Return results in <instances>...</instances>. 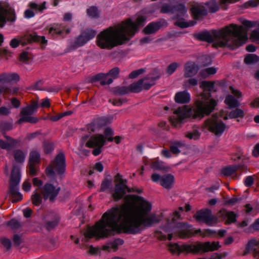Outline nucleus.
<instances>
[{
	"instance_id": "obj_1",
	"label": "nucleus",
	"mask_w": 259,
	"mask_h": 259,
	"mask_svg": "<svg viewBox=\"0 0 259 259\" xmlns=\"http://www.w3.org/2000/svg\"><path fill=\"white\" fill-rule=\"evenodd\" d=\"M160 222L156 214L147 218L137 217L127 212L123 208L113 207L106 211L93 228H89L84 233L88 240L108 238L119 234L136 235L140 233L145 227H150Z\"/></svg>"
},
{
	"instance_id": "obj_2",
	"label": "nucleus",
	"mask_w": 259,
	"mask_h": 259,
	"mask_svg": "<svg viewBox=\"0 0 259 259\" xmlns=\"http://www.w3.org/2000/svg\"><path fill=\"white\" fill-rule=\"evenodd\" d=\"M146 20L143 16H138L134 22L131 18H127L117 25L104 29L97 36V46L101 49L110 50L127 43L139 28L144 25Z\"/></svg>"
},
{
	"instance_id": "obj_3",
	"label": "nucleus",
	"mask_w": 259,
	"mask_h": 259,
	"mask_svg": "<svg viewBox=\"0 0 259 259\" xmlns=\"http://www.w3.org/2000/svg\"><path fill=\"white\" fill-rule=\"evenodd\" d=\"M214 81H201L200 83V87L203 91L200 94L201 98L195 102V108L187 105L179 107L174 112L176 116L170 118L171 124L177 126L178 124H181L185 118L201 119L205 116L209 115L218 105L215 100L210 99V92L214 88Z\"/></svg>"
},
{
	"instance_id": "obj_4",
	"label": "nucleus",
	"mask_w": 259,
	"mask_h": 259,
	"mask_svg": "<svg viewBox=\"0 0 259 259\" xmlns=\"http://www.w3.org/2000/svg\"><path fill=\"white\" fill-rule=\"evenodd\" d=\"M245 29L242 25L231 24L222 29L204 31L197 34V38L207 42H212L213 47H228L234 50L245 43L247 39Z\"/></svg>"
},
{
	"instance_id": "obj_5",
	"label": "nucleus",
	"mask_w": 259,
	"mask_h": 259,
	"mask_svg": "<svg viewBox=\"0 0 259 259\" xmlns=\"http://www.w3.org/2000/svg\"><path fill=\"white\" fill-rule=\"evenodd\" d=\"M221 247L219 243L206 242L202 243L197 242L194 244H184L179 245L178 243H170L169 245V250L173 253L180 254L181 253H192L193 254L203 253L208 251H212Z\"/></svg>"
},
{
	"instance_id": "obj_6",
	"label": "nucleus",
	"mask_w": 259,
	"mask_h": 259,
	"mask_svg": "<svg viewBox=\"0 0 259 259\" xmlns=\"http://www.w3.org/2000/svg\"><path fill=\"white\" fill-rule=\"evenodd\" d=\"M175 226L178 230V235L181 238H188L194 235L191 229L192 226L187 223L179 222L177 224H173L169 219L167 220L166 224L162 227V230L168 233L167 235L164 234L160 231H157L158 238L161 240H171L173 238L171 227ZM201 230H197L195 234L201 232Z\"/></svg>"
},
{
	"instance_id": "obj_7",
	"label": "nucleus",
	"mask_w": 259,
	"mask_h": 259,
	"mask_svg": "<svg viewBox=\"0 0 259 259\" xmlns=\"http://www.w3.org/2000/svg\"><path fill=\"white\" fill-rule=\"evenodd\" d=\"M20 163H13L9 181V193L12 196V202L22 199V195L19 192L18 186L21 179Z\"/></svg>"
},
{
	"instance_id": "obj_8",
	"label": "nucleus",
	"mask_w": 259,
	"mask_h": 259,
	"mask_svg": "<svg viewBox=\"0 0 259 259\" xmlns=\"http://www.w3.org/2000/svg\"><path fill=\"white\" fill-rule=\"evenodd\" d=\"M202 128L206 129L215 136H221L225 131L226 125L221 120L219 119L218 114L215 113L204 121Z\"/></svg>"
},
{
	"instance_id": "obj_9",
	"label": "nucleus",
	"mask_w": 259,
	"mask_h": 259,
	"mask_svg": "<svg viewBox=\"0 0 259 259\" xmlns=\"http://www.w3.org/2000/svg\"><path fill=\"white\" fill-rule=\"evenodd\" d=\"M38 108V103L34 100H31L30 104L25 107L21 108L20 112V118L17 120V123L21 124L23 122L35 123L38 119L36 117L31 116L34 111Z\"/></svg>"
},
{
	"instance_id": "obj_10",
	"label": "nucleus",
	"mask_w": 259,
	"mask_h": 259,
	"mask_svg": "<svg viewBox=\"0 0 259 259\" xmlns=\"http://www.w3.org/2000/svg\"><path fill=\"white\" fill-rule=\"evenodd\" d=\"M194 218L197 222H203L208 226H213L218 223V218L212 215L211 210L208 208L197 211Z\"/></svg>"
},
{
	"instance_id": "obj_11",
	"label": "nucleus",
	"mask_w": 259,
	"mask_h": 259,
	"mask_svg": "<svg viewBox=\"0 0 259 259\" xmlns=\"http://www.w3.org/2000/svg\"><path fill=\"white\" fill-rule=\"evenodd\" d=\"M60 190V186L47 182L43 186L42 194L45 200L49 199L50 202H53L56 200Z\"/></svg>"
},
{
	"instance_id": "obj_12",
	"label": "nucleus",
	"mask_w": 259,
	"mask_h": 259,
	"mask_svg": "<svg viewBox=\"0 0 259 259\" xmlns=\"http://www.w3.org/2000/svg\"><path fill=\"white\" fill-rule=\"evenodd\" d=\"M151 180L155 183L159 182L160 185L163 188L169 189L174 183L175 177L171 174H167L161 177L160 175L155 173L152 175Z\"/></svg>"
},
{
	"instance_id": "obj_13",
	"label": "nucleus",
	"mask_w": 259,
	"mask_h": 259,
	"mask_svg": "<svg viewBox=\"0 0 259 259\" xmlns=\"http://www.w3.org/2000/svg\"><path fill=\"white\" fill-rule=\"evenodd\" d=\"M6 18L8 21H14L16 19L14 10L9 6L4 7L0 5L1 27L4 26L6 23Z\"/></svg>"
},
{
	"instance_id": "obj_14",
	"label": "nucleus",
	"mask_w": 259,
	"mask_h": 259,
	"mask_svg": "<svg viewBox=\"0 0 259 259\" xmlns=\"http://www.w3.org/2000/svg\"><path fill=\"white\" fill-rule=\"evenodd\" d=\"M21 42L22 46H25L33 42H40L41 45H44L47 44V40L44 36H38L36 32H32L31 33H26L21 37Z\"/></svg>"
},
{
	"instance_id": "obj_15",
	"label": "nucleus",
	"mask_w": 259,
	"mask_h": 259,
	"mask_svg": "<svg viewBox=\"0 0 259 259\" xmlns=\"http://www.w3.org/2000/svg\"><path fill=\"white\" fill-rule=\"evenodd\" d=\"M96 34V31L92 29H87L82 31L76 38L74 44L76 47H80L84 45L89 40L92 39Z\"/></svg>"
},
{
	"instance_id": "obj_16",
	"label": "nucleus",
	"mask_w": 259,
	"mask_h": 259,
	"mask_svg": "<svg viewBox=\"0 0 259 259\" xmlns=\"http://www.w3.org/2000/svg\"><path fill=\"white\" fill-rule=\"evenodd\" d=\"M259 243L255 238L250 239L245 246L243 255L245 256L251 252L254 257H259Z\"/></svg>"
},
{
	"instance_id": "obj_17",
	"label": "nucleus",
	"mask_w": 259,
	"mask_h": 259,
	"mask_svg": "<svg viewBox=\"0 0 259 259\" xmlns=\"http://www.w3.org/2000/svg\"><path fill=\"white\" fill-rule=\"evenodd\" d=\"M167 22L164 19H160L156 22H152L148 24L143 29V32L145 34H150L156 33L162 27L166 26Z\"/></svg>"
},
{
	"instance_id": "obj_18",
	"label": "nucleus",
	"mask_w": 259,
	"mask_h": 259,
	"mask_svg": "<svg viewBox=\"0 0 259 259\" xmlns=\"http://www.w3.org/2000/svg\"><path fill=\"white\" fill-rule=\"evenodd\" d=\"M190 11L192 18L196 20H199L207 15V11L205 7L199 4L192 5Z\"/></svg>"
},
{
	"instance_id": "obj_19",
	"label": "nucleus",
	"mask_w": 259,
	"mask_h": 259,
	"mask_svg": "<svg viewBox=\"0 0 259 259\" xmlns=\"http://www.w3.org/2000/svg\"><path fill=\"white\" fill-rule=\"evenodd\" d=\"M105 139L103 135L96 134L92 136L86 143L85 146L89 148H102L105 143Z\"/></svg>"
},
{
	"instance_id": "obj_20",
	"label": "nucleus",
	"mask_w": 259,
	"mask_h": 259,
	"mask_svg": "<svg viewBox=\"0 0 259 259\" xmlns=\"http://www.w3.org/2000/svg\"><path fill=\"white\" fill-rule=\"evenodd\" d=\"M247 166L241 164L238 165H229L222 168L221 170L220 175L224 177H229L235 173L239 169L244 170Z\"/></svg>"
},
{
	"instance_id": "obj_21",
	"label": "nucleus",
	"mask_w": 259,
	"mask_h": 259,
	"mask_svg": "<svg viewBox=\"0 0 259 259\" xmlns=\"http://www.w3.org/2000/svg\"><path fill=\"white\" fill-rule=\"evenodd\" d=\"M50 220L46 221L45 227L48 231L54 229L58 225L60 221V215L56 212H51L49 214Z\"/></svg>"
},
{
	"instance_id": "obj_22",
	"label": "nucleus",
	"mask_w": 259,
	"mask_h": 259,
	"mask_svg": "<svg viewBox=\"0 0 259 259\" xmlns=\"http://www.w3.org/2000/svg\"><path fill=\"white\" fill-rule=\"evenodd\" d=\"M219 215L223 219H227L226 223L231 224L236 222L237 214L232 211H228L225 208H222L219 211Z\"/></svg>"
},
{
	"instance_id": "obj_23",
	"label": "nucleus",
	"mask_w": 259,
	"mask_h": 259,
	"mask_svg": "<svg viewBox=\"0 0 259 259\" xmlns=\"http://www.w3.org/2000/svg\"><path fill=\"white\" fill-rule=\"evenodd\" d=\"M175 101L179 104L188 103L190 101V95L186 91L178 92L175 95Z\"/></svg>"
},
{
	"instance_id": "obj_24",
	"label": "nucleus",
	"mask_w": 259,
	"mask_h": 259,
	"mask_svg": "<svg viewBox=\"0 0 259 259\" xmlns=\"http://www.w3.org/2000/svg\"><path fill=\"white\" fill-rule=\"evenodd\" d=\"M20 76L17 73L0 74V82L9 83L12 81L18 82L20 80Z\"/></svg>"
},
{
	"instance_id": "obj_25",
	"label": "nucleus",
	"mask_w": 259,
	"mask_h": 259,
	"mask_svg": "<svg viewBox=\"0 0 259 259\" xmlns=\"http://www.w3.org/2000/svg\"><path fill=\"white\" fill-rule=\"evenodd\" d=\"M199 70V67L194 63H187L185 68V77H190L196 74Z\"/></svg>"
},
{
	"instance_id": "obj_26",
	"label": "nucleus",
	"mask_w": 259,
	"mask_h": 259,
	"mask_svg": "<svg viewBox=\"0 0 259 259\" xmlns=\"http://www.w3.org/2000/svg\"><path fill=\"white\" fill-rule=\"evenodd\" d=\"M125 194V187L123 186L122 184H116L115 187L114 192L112 194L114 199L115 201H118Z\"/></svg>"
},
{
	"instance_id": "obj_27",
	"label": "nucleus",
	"mask_w": 259,
	"mask_h": 259,
	"mask_svg": "<svg viewBox=\"0 0 259 259\" xmlns=\"http://www.w3.org/2000/svg\"><path fill=\"white\" fill-rule=\"evenodd\" d=\"M124 243V240L121 238H116L114 240L108 242L106 245H104L103 249L105 250L110 251L113 249L116 251L118 248V246L122 245Z\"/></svg>"
},
{
	"instance_id": "obj_28",
	"label": "nucleus",
	"mask_w": 259,
	"mask_h": 259,
	"mask_svg": "<svg viewBox=\"0 0 259 259\" xmlns=\"http://www.w3.org/2000/svg\"><path fill=\"white\" fill-rule=\"evenodd\" d=\"M146 79H139L136 82H134L131 84H130L128 88H129V93H139L143 90V83L144 81Z\"/></svg>"
},
{
	"instance_id": "obj_29",
	"label": "nucleus",
	"mask_w": 259,
	"mask_h": 259,
	"mask_svg": "<svg viewBox=\"0 0 259 259\" xmlns=\"http://www.w3.org/2000/svg\"><path fill=\"white\" fill-rule=\"evenodd\" d=\"M140 200L141 201L140 207L142 212L145 214H147L150 212L152 209L151 204L143 197H140Z\"/></svg>"
},
{
	"instance_id": "obj_30",
	"label": "nucleus",
	"mask_w": 259,
	"mask_h": 259,
	"mask_svg": "<svg viewBox=\"0 0 259 259\" xmlns=\"http://www.w3.org/2000/svg\"><path fill=\"white\" fill-rule=\"evenodd\" d=\"M38 163H28L27 165V171L30 176H37L39 168Z\"/></svg>"
},
{
	"instance_id": "obj_31",
	"label": "nucleus",
	"mask_w": 259,
	"mask_h": 259,
	"mask_svg": "<svg viewBox=\"0 0 259 259\" xmlns=\"http://www.w3.org/2000/svg\"><path fill=\"white\" fill-rule=\"evenodd\" d=\"M55 169L56 172L59 176L60 178L62 179L63 177V174H64L66 170V163H55Z\"/></svg>"
},
{
	"instance_id": "obj_32",
	"label": "nucleus",
	"mask_w": 259,
	"mask_h": 259,
	"mask_svg": "<svg viewBox=\"0 0 259 259\" xmlns=\"http://www.w3.org/2000/svg\"><path fill=\"white\" fill-rule=\"evenodd\" d=\"M225 103L229 106L230 108H236L238 107L240 105L239 102L233 97L231 96H228L226 98Z\"/></svg>"
},
{
	"instance_id": "obj_33",
	"label": "nucleus",
	"mask_w": 259,
	"mask_h": 259,
	"mask_svg": "<svg viewBox=\"0 0 259 259\" xmlns=\"http://www.w3.org/2000/svg\"><path fill=\"white\" fill-rule=\"evenodd\" d=\"M43 148L46 154H49L54 149V144L50 140H45L43 142Z\"/></svg>"
},
{
	"instance_id": "obj_34",
	"label": "nucleus",
	"mask_w": 259,
	"mask_h": 259,
	"mask_svg": "<svg viewBox=\"0 0 259 259\" xmlns=\"http://www.w3.org/2000/svg\"><path fill=\"white\" fill-rule=\"evenodd\" d=\"M230 118H243L244 116V113L243 110L240 108H236L231 111L228 114Z\"/></svg>"
},
{
	"instance_id": "obj_35",
	"label": "nucleus",
	"mask_w": 259,
	"mask_h": 259,
	"mask_svg": "<svg viewBox=\"0 0 259 259\" xmlns=\"http://www.w3.org/2000/svg\"><path fill=\"white\" fill-rule=\"evenodd\" d=\"M113 93L115 95H123L129 93V88L128 87H117L113 88Z\"/></svg>"
},
{
	"instance_id": "obj_36",
	"label": "nucleus",
	"mask_w": 259,
	"mask_h": 259,
	"mask_svg": "<svg viewBox=\"0 0 259 259\" xmlns=\"http://www.w3.org/2000/svg\"><path fill=\"white\" fill-rule=\"evenodd\" d=\"M31 199L32 203L35 206H39L41 204L42 198L41 195L38 193L36 190L33 192Z\"/></svg>"
},
{
	"instance_id": "obj_37",
	"label": "nucleus",
	"mask_w": 259,
	"mask_h": 259,
	"mask_svg": "<svg viewBox=\"0 0 259 259\" xmlns=\"http://www.w3.org/2000/svg\"><path fill=\"white\" fill-rule=\"evenodd\" d=\"M151 168L154 170L168 171L169 167L163 165L164 163H150Z\"/></svg>"
},
{
	"instance_id": "obj_38",
	"label": "nucleus",
	"mask_w": 259,
	"mask_h": 259,
	"mask_svg": "<svg viewBox=\"0 0 259 259\" xmlns=\"http://www.w3.org/2000/svg\"><path fill=\"white\" fill-rule=\"evenodd\" d=\"M13 156L16 162H23L25 154L21 150H15L13 151Z\"/></svg>"
},
{
	"instance_id": "obj_39",
	"label": "nucleus",
	"mask_w": 259,
	"mask_h": 259,
	"mask_svg": "<svg viewBox=\"0 0 259 259\" xmlns=\"http://www.w3.org/2000/svg\"><path fill=\"white\" fill-rule=\"evenodd\" d=\"M246 64L255 63L259 61V57L255 54L247 55L244 60Z\"/></svg>"
},
{
	"instance_id": "obj_40",
	"label": "nucleus",
	"mask_w": 259,
	"mask_h": 259,
	"mask_svg": "<svg viewBox=\"0 0 259 259\" xmlns=\"http://www.w3.org/2000/svg\"><path fill=\"white\" fill-rule=\"evenodd\" d=\"M111 186V181L108 179L105 178L102 182L101 188L99 192H106L107 190L110 189Z\"/></svg>"
},
{
	"instance_id": "obj_41",
	"label": "nucleus",
	"mask_w": 259,
	"mask_h": 259,
	"mask_svg": "<svg viewBox=\"0 0 259 259\" xmlns=\"http://www.w3.org/2000/svg\"><path fill=\"white\" fill-rule=\"evenodd\" d=\"M174 13H178L180 15H183L186 12L185 6L183 4H178L172 6Z\"/></svg>"
},
{
	"instance_id": "obj_42",
	"label": "nucleus",
	"mask_w": 259,
	"mask_h": 259,
	"mask_svg": "<svg viewBox=\"0 0 259 259\" xmlns=\"http://www.w3.org/2000/svg\"><path fill=\"white\" fill-rule=\"evenodd\" d=\"M205 5L207 7L209 12L211 13L217 12L219 9V6L213 0L206 2Z\"/></svg>"
},
{
	"instance_id": "obj_43",
	"label": "nucleus",
	"mask_w": 259,
	"mask_h": 259,
	"mask_svg": "<svg viewBox=\"0 0 259 259\" xmlns=\"http://www.w3.org/2000/svg\"><path fill=\"white\" fill-rule=\"evenodd\" d=\"M45 172L47 177L51 179H54L56 177L55 169L52 165H49L46 167Z\"/></svg>"
},
{
	"instance_id": "obj_44",
	"label": "nucleus",
	"mask_w": 259,
	"mask_h": 259,
	"mask_svg": "<svg viewBox=\"0 0 259 259\" xmlns=\"http://www.w3.org/2000/svg\"><path fill=\"white\" fill-rule=\"evenodd\" d=\"M144 79H146L143 83V89L147 90H149L152 85L155 84V81L156 80V78L152 77L150 79V81H147V78H144Z\"/></svg>"
},
{
	"instance_id": "obj_45",
	"label": "nucleus",
	"mask_w": 259,
	"mask_h": 259,
	"mask_svg": "<svg viewBox=\"0 0 259 259\" xmlns=\"http://www.w3.org/2000/svg\"><path fill=\"white\" fill-rule=\"evenodd\" d=\"M104 135L105 136V139L109 142H112L113 140V136L114 135L113 131L111 128L107 127L104 131Z\"/></svg>"
},
{
	"instance_id": "obj_46",
	"label": "nucleus",
	"mask_w": 259,
	"mask_h": 259,
	"mask_svg": "<svg viewBox=\"0 0 259 259\" xmlns=\"http://www.w3.org/2000/svg\"><path fill=\"white\" fill-rule=\"evenodd\" d=\"M12 90L11 88L5 86H0V95H3L4 98H7L11 95Z\"/></svg>"
},
{
	"instance_id": "obj_47",
	"label": "nucleus",
	"mask_w": 259,
	"mask_h": 259,
	"mask_svg": "<svg viewBox=\"0 0 259 259\" xmlns=\"http://www.w3.org/2000/svg\"><path fill=\"white\" fill-rule=\"evenodd\" d=\"M184 211V208L183 207H179V210L175 211L172 214V219L170 221L173 224H176V221L178 219H181V214L180 212H183Z\"/></svg>"
},
{
	"instance_id": "obj_48",
	"label": "nucleus",
	"mask_w": 259,
	"mask_h": 259,
	"mask_svg": "<svg viewBox=\"0 0 259 259\" xmlns=\"http://www.w3.org/2000/svg\"><path fill=\"white\" fill-rule=\"evenodd\" d=\"M88 15L92 18H96L98 16V9L96 7L92 6L87 10Z\"/></svg>"
},
{
	"instance_id": "obj_49",
	"label": "nucleus",
	"mask_w": 259,
	"mask_h": 259,
	"mask_svg": "<svg viewBox=\"0 0 259 259\" xmlns=\"http://www.w3.org/2000/svg\"><path fill=\"white\" fill-rule=\"evenodd\" d=\"M40 160L39 154L35 151L30 153L29 162H39Z\"/></svg>"
},
{
	"instance_id": "obj_50",
	"label": "nucleus",
	"mask_w": 259,
	"mask_h": 259,
	"mask_svg": "<svg viewBox=\"0 0 259 259\" xmlns=\"http://www.w3.org/2000/svg\"><path fill=\"white\" fill-rule=\"evenodd\" d=\"M8 226L10 227L12 229L17 230L21 227L20 223L15 219H11L8 222Z\"/></svg>"
},
{
	"instance_id": "obj_51",
	"label": "nucleus",
	"mask_w": 259,
	"mask_h": 259,
	"mask_svg": "<svg viewBox=\"0 0 259 259\" xmlns=\"http://www.w3.org/2000/svg\"><path fill=\"white\" fill-rule=\"evenodd\" d=\"M119 73V69L118 67H114L111 69L108 73H106V74L108 75L109 77H112L113 80L114 79L117 78Z\"/></svg>"
},
{
	"instance_id": "obj_52",
	"label": "nucleus",
	"mask_w": 259,
	"mask_h": 259,
	"mask_svg": "<svg viewBox=\"0 0 259 259\" xmlns=\"http://www.w3.org/2000/svg\"><path fill=\"white\" fill-rule=\"evenodd\" d=\"M179 65L176 62L170 64L166 69V72L168 75L172 74L178 68Z\"/></svg>"
},
{
	"instance_id": "obj_53",
	"label": "nucleus",
	"mask_w": 259,
	"mask_h": 259,
	"mask_svg": "<svg viewBox=\"0 0 259 259\" xmlns=\"http://www.w3.org/2000/svg\"><path fill=\"white\" fill-rule=\"evenodd\" d=\"M200 134L197 130H194L192 132L187 133L185 135V137L189 139L197 140L199 139Z\"/></svg>"
},
{
	"instance_id": "obj_54",
	"label": "nucleus",
	"mask_w": 259,
	"mask_h": 259,
	"mask_svg": "<svg viewBox=\"0 0 259 259\" xmlns=\"http://www.w3.org/2000/svg\"><path fill=\"white\" fill-rule=\"evenodd\" d=\"M160 13H174V11L172 9V6L168 5V4H164L163 5L160 9Z\"/></svg>"
},
{
	"instance_id": "obj_55",
	"label": "nucleus",
	"mask_w": 259,
	"mask_h": 259,
	"mask_svg": "<svg viewBox=\"0 0 259 259\" xmlns=\"http://www.w3.org/2000/svg\"><path fill=\"white\" fill-rule=\"evenodd\" d=\"M231 160L233 161H244L246 160H248V158L245 157V156L242 155V154L235 153L233 154L231 156Z\"/></svg>"
},
{
	"instance_id": "obj_56",
	"label": "nucleus",
	"mask_w": 259,
	"mask_h": 259,
	"mask_svg": "<svg viewBox=\"0 0 259 259\" xmlns=\"http://www.w3.org/2000/svg\"><path fill=\"white\" fill-rule=\"evenodd\" d=\"M1 243L6 248L7 250H9L12 246V242L10 239L7 238L1 239Z\"/></svg>"
},
{
	"instance_id": "obj_57",
	"label": "nucleus",
	"mask_w": 259,
	"mask_h": 259,
	"mask_svg": "<svg viewBox=\"0 0 259 259\" xmlns=\"http://www.w3.org/2000/svg\"><path fill=\"white\" fill-rule=\"evenodd\" d=\"M14 146L11 143L6 142L3 140H0V147L3 149H11Z\"/></svg>"
},
{
	"instance_id": "obj_58",
	"label": "nucleus",
	"mask_w": 259,
	"mask_h": 259,
	"mask_svg": "<svg viewBox=\"0 0 259 259\" xmlns=\"http://www.w3.org/2000/svg\"><path fill=\"white\" fill-rule=\"evenodd\" d=\"M144 71L145 70L144 69H140L133 71L129 74V77L130 78H136L138 76L144 73Z\"/></svg>"
},
{
	"instance_id": "obj_59",
	"label": "nucleus",
	"mask_w": 259,
	"mask_h": 259,
	"mask_svg": "<svg viewBox=\"0 0 259 259\" xmlns=\"http://www.w3.org/2000/svg\"><path fill=\"white\" fill-rule=\"evenodd\" d=\"M244 183L246 187H251L254 184V179L252 176H249L246 177L244 180Z\"/></svg>"
},
{
	"instance_id": "obj_60",
	"label": "nucleus",
	"mask_w": 259,
	"mask_h": 259,
	"mask_svg": "<svg viewBox=\"0 0 259 259\" xmlns=\"http://www.w3.org/2000/svg\"><path fill=\"white\" fill-rule=\"evenodd\" d=\"M106 75L104 73H99L94 76H93L91 78L92 82H96L100 81H101L102 79L104 78V77H106Z\"/></svg>"
},
{
	"instance_id": "obj_61",
	"label": "nucleus",
	"mask_w": 259,
	"mask_h": 259,
	"mask_svg": "<svg viewBox=\"0 0 259 259\" xmlns=\"http://www.w3.org/2000/svg\"><path fill=\"white\" fill-rule=\"evenodd\" d=\"M0 128L5 132L6 131H9L12 128V125L8 122H3L0 124Z\"/></svg>"
},
{
	"instance_id": "obj_62",
	"label": "nucleus",
	"mask_w": 259,
	"mask_h": 259,
	"mask_svg": "<svg viewBox=\"0 0 259 259\" xmlns=\"http://www.w3.org/2000/svg\"><path fill=\"white\" fill-rule=\"evenodd\" d=\"M28 55V52H23L20 54L19 60L21 62H27L29 60Z\"/></svg>"
},
{
	"instance_id": "obj_63",
	"label": "nucleus",
	"mask_w": 259,
	"mask_h": 259,
	"mask_svg": "<svg viewBox=\"0 0 259 259\" xmlns=\"http://www.w3.org/2000/svg\"><path fill=\"white\" fill-rule=\"evenodd\" d=\"M65 157L64 153L60 152L56 155L53 162H65Z\"/></svg>"
},
{
	"instance_id": "obj_64",
	"label": "nucleus",
	"mask_w": 259,
	"mask_h": 259,
	"mask_svg": "<svg viewBox=\"0 0 259 259\" xmlns=\"http://www.w3.org/2000/svg\"><path fill=\"white\" fill-rule=\"evenodd\" d=\"M13 240L15 246H19L21 243V238L18 234H15L13 236Z\"/></svg>"
}]
</instances>
